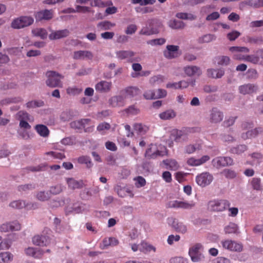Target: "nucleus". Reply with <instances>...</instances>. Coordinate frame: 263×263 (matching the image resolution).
<instances>
[{
    "label": "nucleus",
    "instance_id": "f257e3e1",
    "mask_svg": "<svg viewBox=\"0 0 263 263\" xmlns=\"http://www.w3.org/2000/svg\"><path fill=\"white\" fill-rule=\"evenodd\" d=\"M46 76L47 78L46 84L48 86L52 88L63 87L61 80L64 78L63 76L54 71H48L46 73Z\"/></svg>",
    "mask_w": 263,
    "mask_h": 263
},
{
    "label": "nucleus",
    "instance_id": "f03ea898",
    "mask_svg": "<svg viewBox=\"0 0 263 263\" xmlns=\"http://www.w3.org/2000/svg\"><path fill=\"white\" fill-rule=\"evenodd\" d=\"M230 205V202L226 199H214L208 202V209L213 212H222Z\"/></svg>",
    "mask_w": 263,
    "mask_h": 263
},
{
    "label": "nucleus",
    "instance_id": "7ed1b4c3",
    "mask_svg": "<svg viewBox=\"0 0 263 263\" xmlns=\"http://www.w3.org/2000/svg\"><path fill=\"white\" fill-rule=\"evenodd\" d=\"M192 128L189 127L183 128L181 130L174 129L172 130L171 138L176 142H181L187 140V135L191 133Z\"/></svg>",
    "mask_w": 263,
    "mask_h": 263
},
{
    "label": "nucleus",
    "instance_id": "20e7f679",
    "mask_svg": "<svg viewBox=\"0 0 263 263\" xmlns=\"http://www.w3.org/2000/svg\"><path fill=\"white\" fill-rule=\"evenodd\" d=\"M222 247L233 252H241L243 250V246L241 243L232 240L226 239L221 241Z\"/></svg>",
    "mask_w": 263,
    "mask_h": 263
},
{
    "label": "nucleus",
    "instance_id": "39448f33",
    "mask_svg": "<svg viewBox=\"0 0 263 263\" xmlns=\"http://www.w3.org/2000/svg\"><path fill=\"white\" fill-rule=\"evenodd\" d=\"M117 58L120 60H126L128 62H138L140 61L139 58H134L135 53L131 50H120L116 52Z\"/></svg>",
    "mask_w": 263,
    "mask_h": 263
},
{
    "label": "nucleus",
    "instance_id": "423d86ee",
    "mask_svg": "<svg viewBox=\"0 0 263 263\" xmlns=\"http://www.w3.org/2000/svg\"><path fill=\"white\" fill-rule=\"evenodd\" d=\"M223 118L222 112L216 107L212 108L209 112L208 119L210 123L220 122Z\"/></svg>",
    "mask_w": 263,
    "mask_h": 263
},
{
    "label": "nucleus",
    "instance_id": "0eeeda50",
    "mask_svg": "<svg viewBox=\"0 0 263 263\" xmlns=\"http://www.w3.org/2000/svg\"><path fill=\"white\" fill-rule=\"evenodd\" d=\"M213 177L212 175L208 172L201 173L196 177L197 183L202 187H204L209 185L213 181Z\"/></svg>",
    "mask_w": 263,
    "mask_h": 263
},
{
    "label": "nucleus",
    "instance_id": "6e6552de",
    "mask_svg": "<svg viewBox=\"0 0 263 263\" xmlns=\"http://www.w3.org/2000/svg\"><path fill=\"white\" fill-rule=\"evenodd\" d=\"M91 120L89 119H83L77 121H74L71 123V126L72 127L77 128H83L86 132H92L93 130V125L91 127H86V125H91Z\"/></svg>",
    "mask_w": 263,
    "mask_h": 263
},
{
    "label": "nucleus",
    "instance_id": "1a4fd4ad",
    "mask_svg": "<svg viewBox=\"0 0 263 263\" xmlns=\"http://www.w3.org/2000/svg\"><path fill=\"white\" fill-rule=\"evenodd\" d=\"M168 223L170 224L177 232L184 233L187 231V228L185 225L182 222H179L176 218L171 217L168 218Z\"/></svg>",
    "mask_w": 263,
    "mask_h": 263
},
{
    "label": "nucleus",
    "instance_id": "9d476101",
    "mask_svg": "<svg viewBox=\"0 0 263 263\" xmlns=\"http://www.w3.org/2000/svg\"><path fill=\"white\" fill-rule=\"evenodd\" d=\"M212 162L215 166L220 167L231 165L233 160L229 157H218L214 159Z\"/></svg>",
    "mask_w": 263,
    "mask_h": 263
},
{
    "label": "nucleus",
    "instance_id": "9b49d317",
    "mask_svg": "<svg viewBox=\"0 0 263 263\" xmlns=\"http://www.w3.org/2000/svg\"><path fill=\"white\" fill-rule=\"evenodd\" d=\"M257 89V85L251 83L242 85L238 88L239 92L244 95L256 92Z\"/></svg>",
    "mask_w": 263,
    "mask_h": 263
},
{
    "label": "nucleus",
    "instance_id": "f8f14e48",
    "mask_svg": "<svg viewBox=\"0 0 263 263\" xmlns=\"http://www.w3.org/2000/svg\"><path fill=\"white\" fill-rule=\"evenodd\" d=\"M53 11L52 10L45 9L37 12L35 14L36 21L42 20H49L53 17Z\"/></svg>",
    "mask_w": 263,
    "mask_h": 263
},
{
    "label": "nucleus",
    "instance_id": "ddd939ff",
    "mask_svg": "<svg viewBox=\"0 0 263 263\" xmlns=\"http://www.w3.org/2000/svg\"><path fill=\"white\" fill-rule=\"evenodd\" d=\"M112 88V83L106 81H101L95 85L97 91L101 93H106L110 91Z\"/></svg>",
    "mask_w": 263,
    "mask_h": 263
},
{
    "label": "nucleus",
    "instance_id": "4468645a",
    "mask_svg": "<svg viewBox=\"0 0 263 263\" xmlns=\"http://www.w3.org/2000/svg\"><path fill=\"white\" fill-rule=\"evenodd\" d=\"M25 253L35 259H40L42 258L45 252L41 249L29 247L25 250Z\"/></svg>",
    "mask_w": 263,
    "mask_h": 263
},
{
    "label": "nucleus",
    "instance_id": "2eb2a0df",
    "mask_svg": "<svg viewBox=\"0 0 263 263\" xmlns=\"http://www.w3.org/2000/svg\"><path fill=\"white\" fill-rule=\"evenodd\" d=\"M66 181L68 188L72 190L81 189L85 186V184L82 180H77L73 178H67L66 179Z\"/></svg>",
    "mask_w": 263,
    "mask_h": 263
},
{
    "label": "nucleus",
    "instance_id": "dca6fc26",
    "mask_svg": "<svg viewBox=\"0 0 263 263\" xmlns=\"http://www.w3.org/2000/svg\"><path fill=\"white\" fill-rule=\"evenodd\" d=\"M166 50L163 52L164 56L168 59L176 58L178 56L179 46L176 45H167Z\"/></svg>",
    "mask_w": 263,
    "mask_h": 263
},
{
    "label": "nucleus",
    "instance_id": "f3484780",
    "mask_svg": "<svg viewBox=\"0 0 263 263\" xmlns=\"http://www.w3.org/2000/svg\"><path fill=\"white\" fill-rule=\"evenodd\" d=\"M92 58V52L87 50L74 51L73 54V58L75 60H91Z\"/></svg>",
    "mask_w": 263,
    "mask_h": 263
},
{
    "label": "nucleus",
    "instance_id": "a211bd4d",
    "mask_svg": "<svg viewBox=\"0 0 263 263\" xmlns=\"http://www.w3.org/2000/svg\"><path fill=\"white\" fill-rule=\"evenodd\" d=\"M32 242L36 246L44 247L50 243V240L47 236L37 235L32 238Z\"/></svg>",
    "mask_w": 263,
    "mask_h": 263
},
{
    "label": "nucleus",
    "instance_id": "6ab92c4d",
    "mask_svg": "<svg viewBox=\"0 0 263 263\" xmlns=\"http://www.w3.org/2000/svg\"><path fill=\"white\" fill-rule=\"evenodd\" d=\"M69 34V31L68 29H63L52 31L49 35V38L51 40H58L66 37Z\"/></svg>",
    "mask_w": 263,
    "mask_h": 263
},
{
    "label": "nucleus",
    "instance_id": "aec40b11",
    "mask_svg": "<svg viewBox=\"0 0 263 263\" xmlns=\"http://www.w3.org/2000/svg\"><path fill=\"white\" fill-rule=\"evenodd\" d=\"M184 71L186 76L192 77L197 75L199 76L202 72L200 68L196 66H189L184 67Z\"/></svg>",
    "mask_w": 263,
    "mask_h": 263
},
{
    "label": "nucleus",
    "instance_id": "412c9836",
    "mask_svg": "<svg viewBox=\"0 0 263 263\" xmlns=\"http://www.w3.org/2000/svg\"><path fill=\"white\" fill-rule=\"evenodd\" d=\"M163 164L166 166V168L171 171H176L179 167V165L175 159H166L163 161Z\"/></svg>",
    "mask_w": 263,
    "mask_h": 263
},
{
    "label": "nucleus",
    "instance_id": "4be33fe9",
    "mask_svg": "<svg viewBox=\"0 0 263 263\" xmlns=\"http://www.w3.org/2000/svg\"><path fill=\"white\" fill-rule=\"evenodd\" d=\"M207 72L208 77L215 79L220 78L224 74V71L222 69H209Z\"/></svg>",
    "mask_w": 263,
    "mask_h": 263
},
{
    "label": "nucleus",
    "instance_id": "5701e85b",
    "mask_svg": "<svg viewBox=\"0 0 263 263\" xmlns=\"http://www.w3.org/2000/svg\"><path fill=\"white\" fill-rule=\"evenodd\" d=\"M262 129L261 127L256 128L254 129L248 130L245 133H242L241 137L244 140L248 138H251L256 137L259 133H261Z\"/></svg>",
    "mask_w": 263,
    "mask_h": 263
},
{
    "label": "nucleus",
    "instance_id": "b1692460",
    "mask_svg": "<svg viewBox=\"0 0 263 263\" xmlns=\"http://www.w3.org/2000/svg\"><path fill=\"white\" fill-rule=\"evenodd\" d=\"M159 116L161 119L163 120H171L176 116V113L173 109H168L160 113Z\"/></svg>",
    "mask_w": 263,
    "mask_h": 263
},
{
    "label": "nucleus",
    "instance_id": "393cba45",
    "mask_svg": "<svg viewBox=\"0 0 263 263\" xmlns=\"http://www.w3.org/2000/svg\"><path fill=\"white\" fill-rule=\"evenodd\" d=\"M125 97H134L140 93V90L137 87L130 86L124 89Z\"/></svg>",
    "mask_w": 263,
    "mask_h": 263
},
{
    "label": "nucleus",
    "instance_id": "a878e982",
    "mask_svg": "<svg viewBox=\"0 0 263 263\" xmlns=\"http://www.w3.org/2000/svg\"><path fill=\"white\" fill-rule=\"evenodd\" d=\"M108 102L112 107L122 106L123 105V98L121 96H114L109 99Z\"/></svg>",
    "mask_w": 263,
    "mask_h": 263
},
{
    "label": "nucleus",
    "instance_id": "bb28decb",
    "mask_svg": "<svg viewBox=\"0 0 263 263\" xmlns=\"http://www.w3.org/2000/svg\"><path fill=\"white\" fill-rule=\"evenodd\" d=\"M139 250L144 253L149 252L151 251H156V248L153 246L144 241L142 242L139 245Z\"/></svg>",
    "mask_w": 263,
    "mask_h": 263
},
{
    "label": "nucleus",
    "instance_id": "cd10ccee",
    "mask_svg": "<svg viewBox=\"0 0 263 263\" xmlns=\"http://www.w3.org/2000/svg\"><path fill=\"white\" fill-rule=\"evenodd\" d=\"M35 129L41 136L44 137H47L49 134V131L47 126L42 124L36 125Z\"/></svg>",
    "mask_w": 263,
    "mask_h": 263
},
{
    "label": "nucleus",
    "instance_id": "c85d7f7f",
    "mask_svg": "<svg viewBox=\"0 0 263 263\" xmlns=\"http://www.w3.org/2000/svg\"><path fill=\"white\" fill-rule=\"evenodd\" d=\"M168 26L173 29H180L184 27L185 24L182 21L174 20L169 22Z\"/></svg>",
    "mask_w": 263,
    "mask_h": 263
},
{
    "label": "nucleus",
    "instance_id": "c756f323",
    "mask_svg": "<svg viewBox=\"0 0 263 263\" xmlns=\"http://www.w3.org/2000/svg\"><path fill=\"white\" fill-rule=\"evenodd\" d=\"M152 148H148L145 152V156L148 159H154L157 158L158 156H163V154L161 151L157 150L155 152H152Z\"/></svg>",
    "mask_w": 263,
    "mask_h": 263
},
{
    "label": "nucleus",
    "instance_id": "7c9ffc66",
    "mask_svg": "<svg viewBox=\"0 0 263 263\" xmlns=\"http://www.w3.org/2000/svg\"><path fill=\"white\" fill-rule=\"evenodd\" d=\"M33 35L40 37L42 39H46L47 37V32L44 28H35L32 30Z\"/></svg>",
    "mask_w": 263,
    "mask_h": 263
},
{
    "label": "nucleus",
    "instance_id": "2f4dec72",
    "mask_svg": "<svg viewBox=\"0 0 263 263\" xmlns=\"http://www.w3.org/2000/svg\"><path fill=\"white\" fill-rule=\"evenodd\" d=\"M134 129L137 133L143 135L148 132L149 127L142 123H135L134 125Z\"/></svg>",
    "mask_w": 263,
    "mask_h": 263
},
{
    "label": "nucleus",
    "instance_id": "473e14b6",
    "mask_svg": "<svg viewBox=\"0 0 263 263\" xmlns=\"http://www.w3.org/2000/svg\"><path fill=\"white\" fill-rule=\"evenodd\" d=\"M215 39L216 36L215 35L207 34L199 37L198 39V43L199 44L208 43L215 40Z\"/></svg>",
    "mask_w": 263,
    "mask_h": 263
},
{
    "label": "nucleus",
    "instance_id": "72a5a7b5",
    "mask_svg": "<svg viewBox=\"0 0 263 263\" xmlns=\"http://www.w3.org/2000/svg\"><path fill=\"white\" fill-rule=\"evenodd\" d=\"M115 26L116 24L115 23H112L108 21L101 22L97 25V27L103 30H109Z\"/></svg>",
    "mask_w": 263,
    "mask_h": 263
},
{
    "label": "nucleus",
    "instance_id": "f704fd0d",
    "mask_svg": "<svg viewBox=\"0 0 263 263\" xmlns=\"http://www.w3.org/2000/svg\"><path fill=\"white\" fill-rule=\"evenodd\" d=\"M13 259V255L8 252L0 253V263H8Z\"/></svg>",
    "mask_w": 263,
    "mask_h": 263
},
{
    "label": "nucleus",
    "instance_id": "c9c22d12",
    "mask_svg": "<svg viewBox=\"0 0 263 263\" xmlns=\"http://www.w3.org/2000/svg\"><path fill=\"white\" fill-rule=\"evenodd\" d=\"M78 162L80 164H85L87 168H90L92 166V163L90 158L86 156H82L78 158Z\"/></svg>",
    "mask_w": 263,
    "mask_h": 263
},
{
    "label": "nucleus",
    "instance_id": "e433bc0d",
    "mask_svg": "<svg viewBox=\"0 0 263 263\" xmlns=\"http://www.w3.org/2000/svg\"><path fill=\"white\" fill-rule=\"evenodd\" d=\"M220 174L228 179H233L237 175L236 173L234 171L228 168L223 170Z\"/></svg>",
    "mask_w": 263,
    "mask_h": 263
},
{
    "label": "nucleus",
    "instance_id": "4c0bfd02",
    "mask_svg": "<svg viewBox=\"0 0 263 263\" xmlns=\"http://www.w3.org/2000/svg\"><path fill=\"white\" fill-rule=\"evenodd\" d=\"M237 230V226L234 223H230L224 228V232L226 234L236 233Z\"/></svg>",
    "mask_w": 263,
    "mask_h": 263
},
{
    "label": "nucleus",
    "instance_id": "58836bf2",
    "mask_svg": "<svg viewBox=\"0 0 263 263\" xmlns=\"http://www.w3.org/2000/svg\"><path fill=\"white\" fill-rule=\"evenodd\" d=\"M44 102L42 101H31L26 103V107L28 108L41 107L44 105Z\"/></svg>",
    "mask_w": 263,
    "mask_h": 263
},
{
    "label": "nucleus",
    "instance_id": "ea45409f",
    "mask_svg": "<svg viewBox=\"0 0 263 263\" xmlns=\"http://www.w3.org/2000/svg\"><path fill=\"white\" fill-rule=\"evenodd\" d=\"M251 185L253 188L257 191L262 190L261 185V179L258 178H253L251 181Z\"/></svg>",
    "mask_w": 263,
    "mask_h": 263
},
{
    "label": "nucleus",
    "instance_id": "a19ab883",
    "mask_svg": "<svg viewBox=\"0 0 263 263\" xmlns=\"http://www.w3.org/2000/svg\"><path fill=\"white\" fill-rule=\"evenodd\" d=\"M82 91V89L76 87H69L66 89V92L69 95L75 96L80 94Z\"/></svg>",
    "mask_w": 263,
    "mask_h": 263
},
{
    "label": "nucleus",
    "instance_id": "79ce46f5",
    "mask_svg": "<svg viewBox=\"0 0 263 263\" xmlns=\"http://www.w3.org/2000/svg\"><path fill=\"white\" fill-rule=\"evenodd\" d=\"M25 201L23 200H15L11 202L9 205L14 209H21L24 208Z\"/></svg>",
    "mask_w": 263,
    "mask_h": 263
},
{
    "label": "nucleus",
    "instance_id": "37998d69",
    "mask_svg": "<svg viewBox=\"0 0 263 263\" xmlns=\"http://www.w3.org/2000/svg\"><path fill=\"white\" fill-rule=\"evenodd\" d=\"M247 150V146L245 145H240L236 147H233L231 151L233 154H240Z\"/></svg>",
    "mask_w": 263,
    "mask_h": 263
},
{
    "label": "nucleus",
    "instance_id": "c03bdc74",
    "mask_svg": "<svg viewBox=\"0 0 263 263\" xmlns=\"http://www.w3.org/2000/svg\"><path fill=\"white\" fill-rule=\"evenodd\" d=\"M165 40L164 38H159L149 40L147 44L152 46L162 45L165 43Z\"/></svg>",
    "mask_w": 263,
    "mask_h": 263
},
{
    "label": "nucleus",
    "instance_id": "a18cd8bd",
    "mask_svg": "<svg viewBox=\"0 0 263 263\" xmlns=\"http://www.w3.org/2000/svg\"><path fill=\"white\" fill-rule=\"evenodd\" d=\"M164 81V77L161 75H157L152 77L149 80V83L152 85L160 83Z\"/></svg>",
    "mask_w": 263,
    "mask_h": 263
},
{
    "label": "nucleus",
    "instance_id": "49530a36",
    "mask_svg": "<svg viewBox=\"0 0 263 263\" xmlns=\"http://www.w3.org/2000/svg\"><path fill=\"white\" fill-rule=\"evenodd\" d=\"M36 198L42 201L48 200L50 198L49 194L48 192H40L36 195Z\"/></svg>",
    "mask_w": 263,
    "mask_h": 263
},
{
    "label": "nucleus",
    "instance_id": "de8ad7c7",
    "mask_svg": "<svg viewBox=\"0 0 263 263\" xmlns=\"http://www.w3.org/2000/svg\"><path fill=\"white\" fill-rule=\"evenodd\" d=\"M22 22L23 28L28 26L33 23V19L30 16H22L21 17Z\"/></svg>",
    "mask_w": 263,
    "mask_h": 263
},
{
    "label": "nucleus",
    "instance_id": "09e8293b",
    "mask_svg": "<svg viewBox=\"0 0 263 263\" xmlns=\"http://www.w3.org/2000/svg\"><path fill=\"white\" fill-rule=\"evenodd\" d=\"M217 64L221 65H227L230 61L229 57L227 56H220L217 58Z\"/></svg>",
    "mask_w": 263,
    "mask_h": 263
},
{
    "label": "nucleus",
    "instance_id": "8fccbe9b",
    "mask_svg": "<svg viewBox=\"0 0 263 263\" xmlns=\"http://www.w3.org/2000/svg\"><path fill=\"white\" fill-rule=\"evenodd\" d=\"M76 11L79 13H86V12H92L94 13V11L91 10L90 8L86 6H82L80 5H77L76 7Z\"/></svg>",
    "mask_w": 263,
    "mask_h": 263
},
{
    "label": "nucleus",
    "instance_id": "3c124183",
    "mask_svg": "<svg viewBox=\"0 0 263 263\" xmlns=\"http://www.w3.org/2000/svg\"><path fill=\"white\" fill-rule=\"evenodd\" d=\"M231 52H249V49L246 47L232 46L229 48Z\"/></svg>",
    "mask_w": 263,
    "mask_h": 263
},
{
    "label": "nucleus",
    "instance_id": "603ef678",
    "mask_svg": "<svg viewBox=\"0 0 263 263\" xmlns=\"http://www.w3.org/2000/svg\"><path fill=\"white\" fill-rule=\"evenodd\" d=\"M244 60L246 61L250 62L252 63L256 64L258 63L259 61V58L258 57L255 55H247Z\"/></svg>",
    "mask_w": 263,
    "mask_h": 263
},
{
    "label": "nucleus",
    "instance_id": "864d4df0",
    "mask_svg": "<svg viewBox=\"0 0 263 263\" xmlns=\"http://www.w3.org/2000/svg\"><path fill=\"white\" fill-rule=\"evenodd\" d=\"M62 144L65 145H71L76 143V139L74 137H66L63 138L61 141Z\"/></svg>",
    "mask_w": 263,
    "mask_h": 263
},
{
    "label": "nucleus",
    "instance_id": "5fc2aeb1",
    "mask_svg": "<svg viewBox=\"0 0 263 263\" xmlns=\"http://www.w3.org/2000/svg\"><path fill=\"white\" fill-rule=\"evenodd\" d=\"M143 96L145 99H156L157 97L155 92L153 90H148L144 92Z\"/></svg>",
    "mask_w": 263,
    "mask_h": 263
},
{
    "label": "nucleus",
    "instance_id": "6e6d98bb",
    "mask_svg": "<svg viewBox=\"0 0 263 263\" xmlns=\"http://www.w3.org/2000/svg\"><path fill=\"white\" fill-rule=\"evenodd\" d=\"M47 155H50L56 159H62L65 157L63 153L56 152H49L46 153Z\"/></svg>",
    "mask_w": 263,
    "mask_h": 263
},
{
    "label": "nucleus",
    "instance_id": "4d7b16f0",
    "mask_svg": "<svg viewBox=\"0 0 263 263\" xmlns=\"http://www.w3.org/2000/svg\"><path fill=\"white\" fill-rule=\"evenodd\" d=\"M195 205V203L193 201H181L180 208L184 209H191Z\"/></svg>",
    "mask_w": 263,
    "mask_h": 263
},
{
    "label": "nucleus",
    "instance_id": "13d9d810",
    "mask_svg": "<svg viewBox=\"0 0 263 263\" xmlns=\"http://www.w3.org/2000/svg\"><path fill=\"white\" fill-rule=\"evenodd\" d=\"M199 147H197V144H189L184 148V151L186 153L190 154L196 151Z\"/></svg>",
    "mask_w": 263,
    "mask_h": 263
},
{
    "label": "nucleus",
    "instance_id": "bf43d9fd",
    "mask_svg": "<svg viewBox=\"0 0 263 263\" xmlns=\"http://www.w3.org/2000/svg\"><path fill=\"white\" fill-rule=\"evenodd\" d=\"M240 35V33L238 31L235 30V31H233L232 32L228 33L227 37L230 41H233L235 40Z\"/></svg>",
    "mask_w": 263,
    "mask_h": 263
},
{
    "label": "nucleus",
    "instance_id": "052dcab7",
    "mask_svg": "<svg viewBox=\"0 0 263 263\" xmlns=\"http://www.w3.org/2000/svg\"><path fill=\"white\" fill-rule=\"evenodd\" d=\"M63 190L62 186L61 184H58L51 186L50 189V192L54 195L60 193Z\"/></svg>",
    "mask_w": 263,
    "mask_h": 263
},
{
    "label": "nucleus",
    "instance_id": "680f3d73",
    "mask_svg": "<svg viewBox=\"0 0 263 263\" xmlns=\"http://www.w3.org/2000/svg\"><path fill=\"white\" fill-rule=\"evenodd\" d=\"M23 24L21 17L14 20L11 23V27L14 29H20L23 28Z\"/></svg>",
    "mask_w": 263,
    "mask_h": 263
},
{
    "label": "nucleus",
    "instance_id": "e2e57ef3",
    "mask_svg": "<svg viewBox=\"0 0 263 263\" xmlns=\"http://www.w3.org/2000/svg\"><path fill=\"white\" fill-rule=\"evenodd\" d=\"M189 253L193 261L197 262L200 260L201 258V253H194L191 251H189Z\"/></svg>",
    "mask_w": 263,
    "mask_h": 263
},
{
    "label": "nucleus",
    "instance_id": "0e129e2a",
    "mask_svg": "<svg viewBox=\"0 0 263 263\" xmlns=\"http://www.w3.org/2000/svg\"><path fill=\"white\" fill-rule=\"evenodd\" d=\"M181 201L173 200L169 201L167 204L166 207L168 208H180Z\"/></svg>",
    "mask_w": 263,
    "mask_h": 263
},
{
    "label": "nucleus",
    "instance_id": "69168bd1",
    "mask_svg": "<svg viewBox=\"0 0 263 263\" xmlns=\"http://www.w3.org/2000/svg\"><path fill=\"white\" fill-rule=\"evenodd\" d=\"M20 121L23 120L24 121L28 120L29 119V115L26 111H20L17 114Z\"/></svg>",
    "mask_w": 263,
    "mask_h": 263
},
{
    "label": "nucleus",
    "instance_id": "338daca9",
    "mask_svg": "<svg viewBox=\"0 0 263 263\" xmlns=\"http://www.w3.org/2000/svg\"><path fill=\"white\" fill-rule=\"evenodd\" d=\"M110 128V125L109 123L103 122L99 124L97 126V130L99 132H102L104 130H108Z\"/></svg>",
    "mask_w": 263,
    "mask_h": 263
},
{
    "label": "nucleus",
    "instance_id": "774afa93",
    "mask_svg": "<svg viewBox=\"0 0 263 263\" xmlns=\"http://www.w3.org/2000/svg\"><path fill=\"white\" fill-rule=\"evenodd\" d=\"M170 263H187L186 259L182 257H175L170 259Z\"/></svg>",
    "mask_w": 263,
    "mask_h": 263
}]
</instances>
